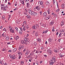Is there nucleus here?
Masks as SVG:
<instances>
[{
  "label": "nucleus",
  "mask_w": 65,
  "mask_h": 65,
  "mask_svg": "<svg viewBox=\"0 0 65 65\" xmlns=\"http://www.w3.org/2000/svg\"><path fill=\"white\" fill-rule=\"evenodd\" d=\"M56 56H53L52 58V60H51V62H52L53 64H54V63L56 62Z\"/></svg>",
  "instance_id": "f257e3e1"
},
{
  "label": "nucleus",
  "mask_w": 65,
  "mask_h": 65,
  "mask_svg": "<svg viewBox=\"0 0 65 65\" xmlns=\"http://www.w3.org/2000/svg\"><path fill=\"white\" fill-rule=\"evenodd\" d=\"M28 13H29V14H30L31 15H33V13L34 12H33L32 11V10L31 9H29L28 10Z\"/></svg>",
  "instance_id": "f03ea898"
},
{
  "label": "nucleus",
  "mask_w": 65,
  "mask_h": 65,
  "mask_svg": "<svg viewBox=\"0 0 65 65\" xmlns=\"http://www.w3.org/2000/svg\"><path fill=\"white\" fill-rule=\"evenodd\" d=\"M9 56L10 57V58H12V59L13 60H14V59H15L16 58L14 55H9Z\"/></svg>",
  "instance_id": "7ed1b4c3"
},
{
  "label": "nucleus",
  "mask_w": 65,
  "mask_h": 65,
  "mask_svg": "<svg viewBox=\"0 0 65 65\" xmlns=\"http://www.w3.org/2000/svg\"><path fill=\"white\" fill-rule=\"evenodd\" d=\"M38 25H33L32 27V28L33 29H37V28H38Z\"/></svg>",
  "instance_id": "20e7f679"
},
{
  "label": "nucleus",
  "mask_w": 65,
  "mask_h": 65,
  "mask_svg": "<svg viewBox=\"0 0 65 65\" xmlns=\"http://www.w3.org/2000/svg\"><path fill=\"white\" fill-rule=\"evenodd\" d=\"M7 8H8V6L7 5L4 6L3 7V10L4 11H6Z\"/></svg>",
  "instance_id": "39448f33"
},
{
  "label": "nucleus",
  "mask_w": 65,
  "mask_h": 65,
  "mask_svg": "<svg viewBox=\"0 0 65 65\" xmlns=\"http://www.w3.org/2000/svg\"><path fill=\"white\" fill-rule=\"evenodd\" d=\"M51 17V15H47L46 16V17L45 18V19L46 20H49L50 19V18Z\"/></svg>",
  "instance_id": "423d86ee"
},
{
  "label": "nucleus",
  "mask_w": 65,
  "mask_h": 65,
  "mask_svg": "<svg viewBox=\"0 0 65 65\" xmlns=\"http://www.w3.org/2000/svg\"><path fill=\"white\" fill-rule=\"evenodd\" d=\"M5 61L3 60L2 61H0V64H2V65H3L4 64H5Z\"/></svg>",
  "instance_id": "0eeeda50"
},
{
  "label": "nucleus",
  "mask_w": 65,
  "mask_h": 65,
  "mask_svg": "<svg viewBox=\"0 0 65 65\" xmlns=\"http://www.w3.org/2000/svg\"><path fill=\"white\" fill-rule=\"evenodd\" d=\"M10 32H11V33H13L14 32V30L12 29V28H10Z\"/></svg>",
  "instance_id": "6e6552de"
},
{
  "label": "nucleus",
  "mask_w": 65,
  "mask_h": 65,
  "mask_svg": "<svg viewBox=\"0 0 65 65\" xmlns=\"http://www.w3.org/2000/svg\"><path fill=\"white\" fill-rule=\"evenodd\" d=\"M20 1L23 5H24V0H20Z\"/></svg>",
  "instance_id": "1a4fd4ad"
},
{
  "label": "nucleus",
  "mask_w": 65,
  "mask_h": 65,
  "mask_svg": "<svg viewBox=\"0 0 65 65\" xmlns=\"http://www.w3.org/2000/svg\"><path fill=\"white\" fill-rule=\"evenodd\" d=\"M24 47V46L23 45H20L19 46V48L20 49H21V48L23 49V48Z\"/></svg>",
  "instance_id": "9d476101"
},
{
  "label": "nucleus",
  "mask_w": 65,
  "mask_h": 65,
  "mask_svg": "<svg viewBox=\"0 0 65 65\" xmlns=\"http://www.w3.org/2000/svg\"><path fill=\"white\" fill-rule=\"evenodd\" d=\"M54 51L55 53H58V52H59V49H55L54 50Z\"/></svg>",
  "instance_id": "9b49d317"
},
{
  "label": "nucleus",
  "mask_w": 65,
  "mask_h": 65,
  "mask_svg": "<svg viewBox=\"0 0 65 65\" xmlns=\"http://www.w3.org/2000/svg\"><path fill=\"white\" fill-rule=\"evenodd\" d=\"M37 15V13L36 12H33V14L32 15Z\"/></svg>",
  "instance_id": "f8f14e48"
},
{
  "label": "nucleus",
  "mask_w": 65,
  "mask_h": 65,
  "mask_svg": "<svg viewBox=\"0 0 65 65\" xmlns=\"http://www.w3.org/2000/svg\"><path fill=\"white\" fill-rule=\"evenodd\" d=\"M43 16L44 17H45L46 16V13L44 12V13L43 14Z\"/></svg>",
  "instance_id": "ddd939ff"
},
{
  "label": "nucleus",
  "mask_w": 65,
  "mask_h": 65,
  "mask_svg": "<svg viewBox=\"0 0 65 65\" xmlns=\"http://www.w3.org/2000/svg\"><path fill=\"white\" fill-rule=\"evenodd\" d=\"M65 23V21H62L61 23V25L62 26V25H64V23Z\"/></svg>",
  "instance_id": "4468645a"
},
{
  "label": "nucleus",
  "mask_w": 65,
  "mask_h": 65,
  "mask_svg": "<svg viewBox=\"0 0 65 65\" xmlns=\"http://www.w3.org/2000/svg\"><path fill=\"white\" fill-rule=\"evenodd\" d=\"M26 6L27 7H29L30 6V3H26Z\"/></svg>",
  "instance_id": "2eb2a0df"
},
{
  "label": "nucleus",
  "mask_w": 65,
  "mask_h": 65,
  "mask_svg": "<svg viewBox=\"0 0 65 65\" xmlns=\"http://www.w3.org/2000/svg\"><path fill=\"white\" fill-rule=\"evenodd\" d=\"M36 9H37V10H40V7H39V6H37L36 7Z\"/></svg>",
  "instance_id": "dca6fc26"
},
{
  "label": "nucleus",
  "mask_w": 65,
  "mask_h": 65,
  "mask_svg": "<svg viewBox=\"0 0 65 65\" xmlns=\"http://www.w3.org/2000/svg\"><path fill=\"white\" fill-rule=\"evenodd\" d=\"M37 41L38 42H41V39L39 38H38L37 39Z\"/></svg>",
  "instance_id": "f3484780"
},
{
  "label": "nucleus",
  "mask_w": 65,
  "mask_h": 65,
  "mask_svg": "<svg viewBox=\"0 0 65 65\" xmlns=\"http://www.w3.org/2000/svg\"><path fill=\"white\" fill-rule=\"evenodd\" d=\"M45 4L46 5H50V3L48 2H46L45 3Z\"/></svg>",
  "instance_id": "a211bd4d"
},
{
  "label": "nucleus",
  "mask_w": 65,
  "mask_h": 65,
  "mask_svg": "<svg viewBox=\"0 0 65 65\" xmlns=\"http://www.w3.org/2000/svg\"><path fill=\"white\" fill-rule=\"evenodd\" d=\"M1 6H3V7H1V9H2V10H3V7H4L5 5H4L2 4L1 5Z\"/></svg>",
  "instance_id": "6ab92c4d"
},
{
  "label": "nucleus",
  "mask_w": 65,
  "mask_h": 65,
  "mask_svg": "<svg viewBox=\"0 0 65 65\" xmlns=\"http://www.w3.org/2000/svg\"><path fill=\"white\" fill-rule=\"evenodd\" d=\"M59 56L60 57H64V56L62 54V53H60L59 54Z\"/></svg>",
  "instance_id": "aec40b11"
},
{
  "label": "nucleus",
  "mask_w": 65,
  "mask_h": 65,
  "mask_svg": "<svg viewBox=\"0 0 65 65\" xmlns=\"http://www.w3.org/2000/svg\"><path fill=\"white\" fill-rule=\"evenodd\" d=\"M18 54L19 56H22V54L21 53L18 52Z\"/></svg>",
  "instance_id": "412c9836"
},
{
  "label": "nucleus",
  "mask_w": 65,
  "mask_h": 65,
  "mask_svg": "<svg viewBox=\"0 0 65 65\" xmlns=\"http://www.w3.org/2000/svg\"><path fill=\"white\" fill-rule=\"evenodd\" d=\"M9 37H8V36H7L6 37V40H9Z\"/></svg>",
  "instance_id": "4be33fe9"
},
{
  "label": "nucleus",
  "mask_w": 65,
  "mask_h": 65,
  "mask_svg": "<svg viewBox=\"0 0 65 65\" xmlns=\"http://www.w3.org/2000/svg\"><path fill=\"white\" fill-rule=\"evenodd\" d=\"M35 35L36 36H38V32H36L35 33Z\"/></svg>",
  "instance_id": "5701e85b"
},
{
  "label": "nucleus",
  "mask_w": 65,
  "mask_h": 65,
  "mask_svg": "<svg viewBox=\"0 0 65 65\" xmlns=\"http://www.w3.org/2000/svg\"><path fill=\"white\" fill-rule=\"evenodd\" d=\"M24 40L25 41H29V40H28V39L26 38H24Z\"/></svg>",
  "instance_id": "b1692460"
},
{
  "label": "nucleus",
  "mask_w": 65,
  "mask_h": 65,
  "mask_svg": "<svg viewBox=\"0 0 65 65\" xmlns=\"http://www.w3.org/2000/svg\"><path fill=\"white\" fill-rule=\"evenodd\" d=\"M26 21H25L24 22L23 25H22V26H24V25H26Z\"/></svg>",
  "instance_id": "393cba45"
},
{
  "label": "nucleus",
  "mask_w": 65,
  "mask_h": 65,
  "mask_svg": "<svg viewBox=\"0 0 65 65\" xmlns=\"http://www.w3.org/2000/svg\"><path fill=\"white\" fill-rule=\"evenodd\" d=\"M48 41L49 43L51 42L52 41V40L51 39H49L48 40Z\"/></svg>",
  "instance_id": "a878e982"
},
{
  "label": "nucleus",
  "mask_w": 65,
  "mask_h": 65,
  "mask_svg": "<svg viewBox=\"0 0 65 65\" xmlns=\"http://www.w3.org/2000/svg\"><path fill=\"white\" fill-rule=\"evenodd\" d=\"M61 7H63V8H64V7H65V5H64V4H62L61 5Z\"/></svg>",
  "instance_id": "bb28decb"
},
{
  "label": "nucleus",
  "mask_w": 65,
  "mask_h": 65,
  "mask_svg": "<svg viewBox=\"0 0 65 65\" xmlns=\"http://www.w3.org/2000/svg\"><path fill=\"white\" fill-rule=\"evenodd\" d=\"M2 20H4L5 19V16L4 15H3L2 16Z\"/></svg>",
  "instance_id": "cd10ccee"
},
{
  "label": "nucleus",
  "mask_w": 65,
  "mask_h": 65,
  "mask_svg": "<svg viewBox=\"0 0 65 65\" xmlns=\"http://www.w3.org/2000/svg\"><path fill=\"white\" fill-rule=\"evenodd\" d=\"M2 36H3V37H6V35H4V33H3L2 34Z\"/></svg>",
  "instance_id": "c85d7f7f"
},
{
  "label": "nucleus",
  "mask_w": 65,
  "mask_h": 65,
  "mask_svg": "<svg viewBox=\"0 0 65 65\" xmlns=\"http://www.w3.org/2000/svg\"><path fill=\"white\" fill-rule=\"evenodd\" d=\"M49 55H52L53 53V52H51V51H49Z\"/></svg>",
  "instance_id": "c756f323"
},
{
  "label": "nucleus",
  "mask_w": 65,
  "mask_h": 65,
  "mask_svg": "<svg viewBox=\"0 0 65 65\" xmlns=\"http://www.w3.org/2000/svg\"><path fill=\"white\" fill-rule=\"evenodd\" d=\"M40 25L41 26H42V27H45V25H44V24H42L43 25H41V23L40 24Z\"/></svg>",
  "instance_id": "7c9ffc66"
},
{
  "label": "nucleus",
  "mask_w": 65,
  "mask_h": 65,
  "mask_svg": "<svg viewBox=\"0 0 65 65\" xmlns=\"http://www.w3.org/2000/svg\"><path fill=\"white\" fill-rule=\"evenodd\" d=\"M52 31L53 32H54L55 31V28L54 27H53L52 29Z\"/></svg>",
  "instance_id": "2f4dec72"
},
{
  "label": "nucleus",
  "mask_w": 65,
  "mask_h": 65,
  "mask_svg": "<svg viewBox=\"0 0 65 65\" xmlns=\"http://www.w3.org/2000/svg\"><path fill=\"white\" fill-rule=\"evenodd\" d=\"M53 24L54 23L51 22V23H50V25H53Z\"/></svg>",
  "instance_id": "473e14b6"
},
{
  "label": "nucleus",
  "mask_w": 65,
  "mask_h": 65,
  "mask_svg": "<svg viewBox=\"0 0 65 65\" xmlns=\"http://www.w3.org/2000/svg\"><path fill=\"white\" fill-rule=\"evenodd\" d=\"M47 11L48 14H50V13H51V12H50V10H47Z\"/></svg>",
  "instance_id": "72a5a7b5"
},
{
  "label": "nucleus",
  "mask_w": 65,
  "mask_h": 65,
  "mask_svg": "<svg viewBox=\"0 0 65 65\" xmlns=\"http://www.w3.org/2000/svg\"><path fill=\"white\" fill-rule=\"evenodd\" d=\"M61 35H62V34L60 33L59 35V37H61Z\"/></svg>",
  "instance_id": "f704fd0d"
},
{
  "label": "nucleus",
  "mask_w": 65,
  "mask_h": 65,
  "mask_svg": "<svg viewBox=\"0 0 65 65\" xmlns=\"http://www.w3.org/2000/svg\"><path fill=\"white\" fill-rule=\"evenodd\" d=\"M15 29H16V30L17 32H18V28L16 27L15 28Z\"/></svg>",
  "instance_id": "c9c22d12"
},
{
  "label": "nucleus",
  "mask_w": 65,
  "mask_h": 65,
  "mask_svg": "<svg viewBox=\"0 0 65 65\" xmlns=\"http://www.w3.org/2000/svg\"><path fill=\"white\" fill-rule=\"evenodd\" d=\"M29 54V52L28 51H27L25 53V55H27L28 54Z\"/></svg>",
  "instance_id": "e433bc0d"
},
{
  "label": "nucleus",
  "mask_w": 65,
  "mask_h": 65,
  "mask_svg": "<svg viewBox=\"0 0 65 65\" xmlns=\"http://www.w3.org/2000/svg\"><path fill=\"white\" fill-rule=\"evenodd\" d=\"M26 27H24L23 28V30H24V31H25V30H26Z\"/></svg>",
  "instance_id": "4c0bfd02"
},
{
  "label": "nucleus",
  "mask_w": 65,
  "mask_h": 65,
  "mask_svg": "<svg viewBox=\"0 0 65 65\" xmlns=\"http://www.w3.org/2000/svg\"><path fill=\"white\" fill-rule=\"evenodd\" d=\"M43 4V3L42 1H41L40 3V4L41 5H43L42 4Z\"/></svg>",
  "instance_id": "58836bf2"
},
{
  "label": "nucleus",
  "mask_w": 65,
  "mask_h": 65,
  "mask_svg": "<svg viewBox=\"0 0 65 65\" xmlns=\"http://www.w3.org/2000/svg\"><path fill=\"white\" fill-rule=\"evenodd\" d=\"M41 5L42 6V8H44V4H43Z\"/></svg>",
  "instance_id": "ea45409f"
},
{
  "label": "nucleus",
  "mask_w": 65,
  "mask_h": 65,
  "mask_svg": "<svg viewBox=\"0 0 65 65\" xmlns=\"http://www.w3.org/2000/svg\"><path fill=\"white\" fill-rule=\"evenodd\" d=\"M19 59H21V58H22V56L19 55Z\"/></svg>",
  "instance_id": "a19ab883"
},
{
  "label": "nucleus",
  "mask_w": 65,
  "mask_h": 65,
  "mask_svg": "<svg viewBox=\"0 0 65 65\" xmlns=\"http://www.w3.org/2000/svg\"><path fill=\"white\" fill-rule=\"evenodd\" d=\"M56 2V0H53V4H55V3Z\"/></svg>",
  "instance_id": "79ce46f5"
},
{
  "label": "nucleus",
  "mask_w": 65,
  "mask_h": 65,
  "mask_svg": "<svg viewBox=\"0 0 65 65\" xmlns=\"http://www.w3.org/2000/svg\"><path fill=\"white\" fill-rule=\"evenodd\" d=\"M65 31V30L64 29H62L61 30V32H64Z\"/></svg>",
  "instance_id": "37998d69"
},
{
  "label": "nucleus",
  "mask_w": 65,
  "mask_h": 65,
  "mask_svg": "<svg viewBox=\"0 0 65 65\" xmlns=\"http://www.w3.org/2000/svg\"><path fill=\"white\" fill-rule=\"evenodd\" d=\"M21 43H22V44L24 43V42L23 41V40L21 41Z\"/></svg>",
  "instance_id": "c03bdc74"
},
{
  "label": "nucleus",
  "mask_w": 65,
  "mask_h": 65,
  "mask_svg": "<svg viewBox=\"0 0 65 65\" xmlns=\"http://www.w3.org/2000/svg\"><path fill=\"white\" fill-rule=\"evenodd\" d=\"M19 37H18V36H17L16 38V39H15V40H17L18 39H19Z\"/></svg>",
  "instance_id": "a18cd8bd"
},
{
  "label": "nucleus",
  "mask_w": 65,
  "mask_h": 65,
  "mask_svg": "<svg viewBox=\"0 0 65 65\" xmlns=\"http://www.w3.org/2000/svg\"><path fill=\"white\" fill-rule=\"evenodd\" d=\"M26 17H27V18H30V15H27L26 16Z\"/></svg>",
  "instance_id": "49530a36"
},
{
  "label": "nucleus",
  "mask_w": 65,
  "mask_h": 65,
  "mask_svg": "<svg viewBox=\"0 0 65 65\" xmlns=\"http://www.w3.org/2000/svg\"><path fill=\"white\" fill-rule=\"evenodd\" d=\"M17 51V49H13V51L14 52H15Z\"/></svg>",
  "instance_id": "de8ad7c7"
},
{
  "label": "nucleus",
  "mask_w": 65,
  "mask_h": 65,
  "mask_svg": "<svg viewBox=\"0 0 65 65\" xmlns=\"http://www.w3.org/2000/svg\"><path fill=\"white\" fill-rule=\"evenodd\" d=\"M24 27H26L25 28H26V29H28V26H25Z\"/></svg>",
  "instance_id": "09e8293b"
},
{
  "label": "nucleus",
  "mask_w": 65,
  "mask_h": 65,
  "mask_svg": "<svg viewBox=\"0 0 65 65\" xmlns=\"http://www.w3.org/2000/svg\"><path fill=\"white\" fill-rule=\"evenodd\" d=\"M21 64V65H23L24 64V62H22L20 63Z\"/></svg>",
  "instance_id": "8fccbe9b"
},
{
  "label": "nucleus",
  "mask_w": 65,
  "mask_h": 65,
  "mask_svg": "<svg viewBox=\"0 0 65 65\" xmlns=\"http://www.w3.org/2000/svg\"><path fill=\"white\" fill-rule=\"evenodd\" d=\"M19 32L20 34H22V31H19Z\"/></svg>",
  "instance_id": "3c124183"
},
{
  "label": "nucleus",
  "mask_w": 65,
  "mask_h": 65,
  "mask_svg": "<svg viewBox=\"0 0 65 65\" xmlns=\"http://www.w3.org/2000/svg\"><path fill=\"white\" fill-rule=\"evenodd\" d=\"M55 13H52V15H55Z\"/></svg>",
  "instance_id": "603ef678"
},
{
  "label": "nucleus",
  "mask_w": 65,
  "mask_h": 65,
  "mask_svg": "<svg viewBox=\"0 0 65 65\" xmlns=\"http://www.w3.org/2000/svg\"><path fill=\"white\" fill-rule=\"evenodd\" d=\"M42 11H41L40 12V14L41 15V14H42Z\"/></svg>",
  "instance_id": "864d4df0"
},
{
  "label": "nucleus",
  "mask_w": 65,
  "mask_h": 65,
  "mask_svg": "<svg viewBox=\"0 0 65 65\" xmlns=\"http://www.w3.org/2000/svg\"><path fill=\"white\" fill-rule=\"evenodd\" d=\"M53 64L54 63H53V62H51L50 63V65H53Z\"/></svg>",
  "instance_id": "5fc2aeb1"
},
{
  "label": "nucleus",
  "mask_w": 65,
  "mask_h": 65,
  "mask_svg": "<svg viewBox=\"0 0 65 65\" xmlns=\"http://www.w3.org/2000/svg\"><path fill=\"white\" fill-rule=\"evenodd\" d=\"M37 44V43H36V42H35L34 43V45L35 46H36Z\"/></svg>",
  "instance_id": "6e6d98bb"
},
{
  "label": "nucleus",
  "mask_w": 65,
  "mask_h": 65,
  "mask_svg": "<svg viewBox=\"0 0 65 65\" xmlns=\"http://www.w3.org/2000/svg\"><path fill=\"white\" fill-rule=\"evenodd\" d=\"M8 5H11V4L9 2H8Z\"/></svg>",
  "instance_id": "4d7b16f0"
},
{
  "label": "nucleus",
  "mask_w": 65,
  "mask_h": 65,
  "mask_svg": "<svg viewBox=\"0 0 65 65\" xmlns=\"http://www.w3.org/2000/svg\"><path fill=\"white\" fill-rule=\"evenodd\" d=\"M48 30H46V31H45V33H47V32H48Z\"/></svg>",
  "instance_id": "13d9d810"
},
{
  "label": "nucleus",
  "mask_w": 65,
  "mask_h": 65,
  "mask_svg": "<svg viewBox=\"0 0 65 65\" xmlns=\"http://www.w3.org/2000/svg\"><path fill=\"white\" fill-rule=\"evenodd\" d=\"M36 53H39V52H38L37 50L36 51Z\"/></svg>",
  "instance_id": "bf43d9fd"
},
{
  "label": "nucleus",
  "mask_w": 65,
  "mask_h": 65,
  "mask_svg": "<svg viewBox=\"0 0 65 65\" xmlns=\"http://www.w3.org/2000/svg\"><path fill=\"white\" fill-rule=\"evenodd\" d=\"M9 28H10V29H11V25H10L9 27Z\"/></svg>",
  "instance_id": "052dcab7"
},
{
  "label": "nucleus",
  "mask_w": 65,
  "mask_h": 65,
  "mask_svg": "<svg viewBox=\"0 0 65 65\" xmlns=\"http://www.w3.org/2000/svg\"><path fill=\"white\" fill-rule=\"evenodd\" d=\"M20 29L21 30V31H23V28H22L20 27Z\"/></svg>",
  "instance_id": "680f3d73"
},
{
  "label": "nucleus",
  "mask_w": 65,
  "mask_h": 65,
  "mask_svg": "<svg viewBox=\"0 0 65 65\" xmlns=\"http://www.w3.org/2000/svg\"><path fill=\"white\" fill-rule=\"evenodd\" d=\"M3 31H6V29L5 28H4L3 29Z\"/></svg>",
  "instance_id": "e2e57ef3"
},
{
  "label": "nucleus",
  "mask_w": 65,
  "mask_h": 65,
  "mask_svg": "<svg viewBox=\"0 0 65 65\" xmlns=\"http://www.w3.org/2000/svg\"><path fill=\"white\" fill-rule=\"evenodd\" d=\"M17 9H18V8H16L14 9V10H17Z\"/></svg>",
  "instance_id": "0e129e2a"
},
{
  "label": "nucleus",
  "mask_w": 65,
  "mask_h": 65,
  "mask_svg": "<svg viewBox=\"0 0 65 65\" xmlns=\"http://www.w3.org/2000/svg\"><path fill=\"white\" fill-rule=\"evenodd\" d=\"M58 34H59V32H57L56 34V35H58Z\"/></svg>",
  "instance_id": "69168bd1"
},
{
  "label": "nucleus",
  "mask_w": 65,
  "mask_h": 65,
  "mask_svg": "<svg viewBox=\"0 0 65 65\" xmlns=\"http://www.w3.org/2000/svg\"><path fill=\"white\" fill-rule=\"evenodd\" d=\"M2 26H1L0 27V29H2Z\"/></svg>",
  "instance_id": "338daca9"
},
{
  "label": "nucleus",
  "mask_w": 65,
  "mask_h": 65,
  "mask_svg": "<svg viewBox=\"0 0 65 65\" xmlns=\"http://www.w3.org/2000/svg\"><path fill=\"white\" fill-rule=\"evenodd\" d=\"M4 65H7V64H6V63L5 62V63H4Z\"/></svg>",
  "instance_id": "774afa93"
}]
</instances>
